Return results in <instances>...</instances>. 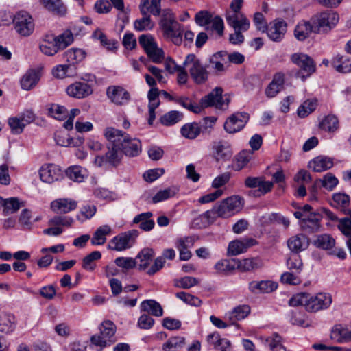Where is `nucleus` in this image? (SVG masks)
I'll list each match as a JSON object with an SVG mask.
<instances>
[{
	"label": "nucleus",
	"instance_id": "nucleus-48",
	"mask_svg": "<svg viewBox=\"0 0 351 351\" xmlns=\"http://www.w3.org/2000/svg\"><path fill=\"white\" fill-rule=\"evenodd\" d=\"M178 191L179 189L174 186L160 190L152 197V202L154 204H157L165 201L174 197Z\"/></svg>",
	"mask_w": 351,
	"mask_h": 351
},
{
	"label": "nucleus",
	"instance_id": "nucleus-63",
	"mask_svg": "<svg viewBox=\"0 0 351 351\" xmlns=\"http://www.w3.org/2000/svg\"><path fill=\"white\" fill-rule=\"evenodd\" d=\"M242 199L237 195L229 197L223 201L226 204L232 216L239 212L242 206Z\"/></svg>",
	"mask_w": 351,
	"mask_h": 351
},
{
	"label": "nucleus",
	"instance_id": "nucleus-52",
	"mask_svg": "<svg viewBox=\"0 0 351 351\" xmlns=\"http://www.w3.org/2000/svg\"><path fill=\"white\" fill-rule=\"evenodd\" d=\"M183 118V114L177 110H171L160 118V122L165 126H171L180 122Z\"/></svg>",
	"mask_w": 351,
	"mask_h": 351
},
{
	"label": "nucleus",
	"instance_id": "nucleus-62",
	"mask_svg": "<svg viewBox=\"0 0 351 351\" xmlns=\"http://www.w3.org/2000/svg\"><path fill=\"white\" fill-rule=\"evenodd\" d=\"M316 101L313 100H306L300 105L298 110V115L301 118H304L312 113L316 108Z\"/></svg>",
	"mask_w": 351,
	"mask_h": 351
},
{
	"label": "nucleus",
	"instance_id": "nucleus-6",
	"mask_svg": "<svg viewBox=\"0 0 351 351\" xmlns=\"http://www.w3.org/2000/svg\"><path fill=\"white\" fill-rule=\"evenodd\" d=\"M99 328L100 333L92 335L90 337V341L93 344L101 348H106L117 341L115 337L117 327L112 321H104Z\"/></svg>",
	"mask_w": 351,
	"mask_h": 351
},
{
	"label": "nucleus",
	"instance_id": "nucleus-61",
	"mask_svg": "<svg viewBox=\"0 0 351 351\" xmlns=\"http://www.w3.org/2000/svg\"><path fill=\"white\" fill-rule=\"evenodd\" d=\"M185 345V338L184 337L176 336L169 338L162 346L163 350L174 349H180Z\"/></svg>",
	"mask_w": 351,
	"mask_h": 351
},
{
	"label": "nucleus",
	"instance_id": "nucleus-55",
	"mask_svg": "<svg viewBox=\"0 0 351 351\" xmlns=\"http://www.w3.org/2000/svg\"><path fill=\"white\" fill-rule=\"evenodd\" d=\"M48 114L53 119L64 120L68 117V110L63 106L52 104L48 108Z\"/></svg>",
	"mask_w": 351,
	"mask_h": 351
},
{
	"label": "nucleus",
	"instance_id": "nucleus-39",
	"mask_svg": "<svg viewBox=\"0 0 351 351\" xmlns=\"http://www.w3.org/2000/svg\"><path fill=\"white\" fill-rule=\"evenodd\" d=\"M339 128V121L337 116L328 114L319 123V128L328 133L335 132Z\"/></svg>",
	"mask_w": 351,
	"mask_h": 351
},
{
	"label": "nucleus",
	"instance_id": "nucleus-59",
	"mask_svg": "<svg viewBox=\"0 0 351 351\" xmlns=\"http://www.w3.org/2000/svg\"><path fill=\"white\" fill-rule=\"evenodd\" d=\"M214 268L217 274L226 275L234 271L236 268V266L230 261L223 259L216 263Z\"/></svg>",
	"mask_w": 351,
	"mask_h": 351
},
{
	"label": "nucleus",
	"instance_id": "nucleus-13",
	"mask_svg": "<svg viewBox=\"0 0 351 351\" xmlns=\"http://www.w3.org/2000/svg\"><path fill=\"white\" fill-rule=\"evenodd\" d=\"M245 186L247 188H258L251 191L250 195L254 197H261L271 191L273 188V182L265 181L263 177H247L245 180Z\"/></svg>",
	"mask_w": 351,
	"mask_h": 351
},
{
	"label": "nucleus",
	"instance_id": "nucleus-8",
	"mask_svg": "<svg viewBox=\"0 0 351 351\" xmlns=\"http://www.w3.org/2000/svg\"><path fill=\"white\" fill-rule=\"evenodd\" d=\"M138 234V231L136 230L121 232L110 240L107 248L116 252L128 250L134 245Z\"/></svg>",
	"mask_w": 351,
	"mask_h": 351
},
{
	"label": "nucleus",
	"instance_id": "nucleus-35",
	"mask_svg": "<svg viewBox=\"0 0 351 351\" xmlns=\"http://www.w3.org/2000/svg\"><path fill=\"white\" fill-rule=\"evenodd\" d=\"M287 245L291 252L298 253L308 247V240L304 234H299L289 238Z\"/></svg>",
	"mask_w": 351,
	"mask_h": 351
},
{
	"label": "nucleus",
	"instance_id": "nucleus-50",
	"mask_svg": "<svg viewBox=\"0 0 351 351\" xmlns=\"http://www.w3.org/2000/svg\"><path fill=\"white\" fill-rule=\"evenodd\" d=\"M141 306L144 311H147L154 316L161 317L163 314L161 305L154 300H144L141 302Z\"/></svg>",
	"mask_w": 351,
	"mask_h": 351
},
{
	"label": "nucleus",
	"instance_id": "nucleus-45",
	"mask_svg": "<svg viewBox=\"0 0 351 351\" xmlns=\"http://www.w3.org/2000/svg\"><path fill=\"white\" fill-rule=\"evenodd\" d=\"M202 132L201 125L197 122L185 123L180 129V134L186 138L193 140L196 138Z\"/></svg>",
	"mask_w": 351,
	"mask_h": 351
},
{
	"label": "nucleus",
	"instance_id": "nucleus-5",
	"mask_svg": "<svg viewBox=\"0 0 351 351\" xmlns=\"http://www.w3.org/2000/svg\"><path fill=\"white\" fill-rule=\"evenodd\" d=\"M314 27V34H328L337 25L339 16L334 11L320 12L311 18Z\"/></svg>",
	"mask_w": 351,
	"mask_h": 351
},
{
	"label": "nucleus",
	"instance_id": "nucleus-19",
	"mask_svg": "<svg viewBox=\"0 0 351 351\" xmlns=\"http://www.w3.org/2000/svg\"><path fill=\"white\" fill-rule=\"evenodd\" d=\"M322 218V215L318 212L310 213L302 219L300 226L303 230L308 233L317 232L321 228Z\"/></svg>",
	"mask_w": 351,
	"mask_h": 351
},
{
	"label": "nucleus",
	"instance_id": "nucleus-54",
	"mask_svg": "<svg viewBox=\"0 0 351 351\" xmlns=\"http://www.w3.org/2000/svg\"><path fill=\"white\" fill-rule=\"evenodd\" d=\"M265 343L272 351H287L282 344V337L278 333H273L265 339Z\"/></svg>",
	"mask_w": 351,
	"mask_h": 351
},
{
	"label": "nucleus",
	"instance_id": "nucleus-25",
	"mask_svg": "<svg viewBox=\"0 0 351 351\" xmlns=\"http://www.w3.org/2000/svg\"><path fill=\"white\" fill-rule=\"evenodd\" d=\"M251 312V308L247 304L238 305L232 311L226 313V317L230 322V324H235L237 322L246 318Z\"/></svg>",
	"mask_w": 351,
	"mask_h": 351
},
{
	"label": "nucleus",
	"instance_id": "nucleus-42",
	"mask_svg": "<svg viewBox=\"0 0 351 351\" xmlns=\"http://www.w3.org/2000/svg\"><path fill=\"white\" fill-rule=\"evenodd\" d=\"M253 152L250 150H242L235 156L232 168L233 170L239 171L243 169L250 161Z\"/></svg>",
	"mask_w": 351,
	"mask_h": 351
},
{
	"label": "nucleus",
	"instance_id": "nucleus-53",
	"mask_svg": "<svg viewBox=\"0 0 351 351\" xmlns=\"http://www.w3.org/2000/svg\"><path fill=\"white\" fill-rule=\"evenodd\" d=\"M114 263L117 267L126 272L136 267L137 261L135 258L128 256H119L114 259Z\"/></svg>",
	"mask_w": 351,
	"mask_h": 351
},
{
	"label": "nucleus",
	"instance_id": "nucleus-27",
	"mask_svg": "<svg viewBox=\"0 0 351 351\" xmlns=\"http://www.w3.org/2000/svg\"><path fill=\"white\" fill-rule=\"evenodd\" d=\"M331 66L338 73L351 72V58L338 53L331 59Z\"/></svg>",
	"mask_w": 351,
	"mask_h": 351
},
{
	"label": "nucleus",
	"instance_id": "nucleus-36",
	"mask_svg": "<svg viewBox=\"0 0 351 351\" xmlns=\"http://www.w3.org/2000/svg\"><path fill=\"white\" fill-rule=\"evenodd\" d=\"M153 213L152 212H145L137 215L133 219V223L138 224L139 228L143 231H150L155 226L154 221L152 219Z\"/></svg>",
	"mask_w": 351,
	"mask_h": 351
},
{
	"label": "nucleus",
	"instance_id": "nucleus-47",
	"mask_svg": "<svg viewBox=\"0 0 351 351\" xmlns=\"http://www.w3.org/2000/svg\"><path fill=\"white\" fill-rule=\"evenodd\" d=\"M59 51L64 50L74 41L73 33L71 29H65L58 36H54Z\"/></svg>",
	"mask_w": 351,
	"mask_h": 351
},
{
	"label": "nucleus",
	"instance_id": "nucleus-58",
	"mask_svg": "<svg viewBox=\"0 0 351 351\" xmlns=\"http://www.w3.org/2000/svg\"><path fill=\"white\" fill-rule=\"evenodd\" d=\"M97 208L93 204H86L83 206L80 213L77 215L76 218L82 222L90 219L96 213Z\"/></svg>",
	"mask_w": 351,
	"mask_h": 351
},
{
	"label": "nucleus",
	"instance_id": "nucleus-3",
	"mask_svg": "<svg viewBox=\"0 0 351 351\" xmlns=\"http://www.w3.org/2000/svg\"><path fill=\"white\" fill-rule=\"evenodd\" d=\"M163 38L175 45L180 46L183 42L184 25L179 23L175 14L170 9L162 11L158 23Z\"/></svg>",
	"mask_w": 351,
	"mask_h": 351
},
{
	"label": "nucleus",
	"instance_id": "nucleus-18",
	"mask_svg": "<svg viewBox=\"0 0 351 351\" xmlns=\"http://www.w3.org/2000/svg\"><path fill=\"white\" fill-rule=\"evenodd\" d=\"M93 88L90 84L82 82H75L69 85L66 92L69 97L83 99L93 93Z\"/></svg>",
	"mask_w": 351,
	"mask_h": 351
},
{
	"label": "nucleus",
	"instance_id": "nucleus-1",
	"mask_svg": "<svg viewBox=\"0 0 351 351\" xmlns=\"http://www.w3.org/2000/svg\"><path fill=\"white\" fill-rule=\"evenodd\" d=\"M332 295L326 292H319L311 294L306 292H300L294 294L289 300L291 306H303L305 310L309 313H317L328 309L332 304Z\"/></svg>",
	"mask_w": 351,
	"mask_h": 351
},
{
	"label": "nucleus",
	"instance_id": "nucleus-38",
	"mask_svg": "<svg viewBox=\"0 0 351 351\" xmlns=\"http://www.w3.org/2000/svg\"><path fill=\"white\" fill-rule=\"evenodd\" d=\"M117 145V144L115 143L109 142L108 151L105 154L108 163L114 167H117L120 164L123 154L121 152L120 147Z\"/></svg>",
	"mask_w": 351,
	"mask_h": 351
},
{
	"label": "nucleus",
	"instance_id": "nucleus-43",
	"mask_svg": "<svg viewBox=\"0 0 351 351\" xmlns=\"http://www.w3.org/2000/svg\"><path fill=\"white\" fill-rule=\"evenodd\" d=\"M40 3L49 12L58 16H64L66 8L61 0H40Z\"/></svg>",
	"mask_w": 351,
	"mask_h": 351
},
{
	"label": "nucleus",
	"instance_id": "nucleus-60",
	"mask_svg": "<svg viewBox=\"0 0 351 351\" xmlns=\"http://www.w3.org/2000/svg\"><path fill=\"white\" fill-rule=\"evenodd\" d=\"M176 298L182 300L184 303L193 306L199 307L202 304V300H200L198 297L184 291L176 293Z\"/></svg>",
	"mask_w": 351,
	"mask_h": 351
},
{
	"label": "nucleus",
	"instance_id": "nucleus-24",
	"mask_svg": "<svg viewBox=\"0 0 351 351\" xmlns=\"http://www.w3.org/2000/svg\"><path fill=\"white\" fill-rule=\"evenodd\" d=\"M206 340L208 343L217 351H230L231 343L226 339L221 337L218 332L209 334Z\"/></svg>",
	"mask_w": 351,
	"mask_h": 351
},
{
	"label": "nucleus",
	"instance_id": "nucleus-15",
	"mask_svg": "<svg viewBox=\"0 0 351 351\" xmlns=\"http://www.w3.org/2000/svg\"><path fill=\"white\" fill-rule=\"evenodd\" d=\"M223 92L222 88L216 87L209 94L201 99L200 104L204 108L215 106L218 109H223L225 106H228V101L225 102L222 96Z\"/></svg>",
	"mask_w": 351,
	"mask_h": 351
},
{
	"label": "nucleus",
	"instance_id": "nucleus-32",
	"mask_svg": "<svg viewBox=\"0 0 351 351\" xmlns=\"http://www.w3.org/2000/svg\"><path fill=\"white\" fill-rule=\"evenodd\" d=\"M139 8L142 15L149 13L158 16L161 12V0H141Z\"/></svg>",
	"mask_w": 351,
	"mask_h": 351
},
{
	"label": "nucleus",
	"instance_id": "nucleus-16",
	"mask_svg": "<svg viewBox=\"0 0 351 351\" xmlns=\"http://www.w3.org/2000/svg\"><path fill=\"white\" fill-rule=\"evenodd\" d=\"M40 180L45 183L51 184L62 176L60 168L55 164H45L39 169Z\"/></svg>",
	"mask_w": 351,
	"mask_h": 351
},
{
	"label": "nucleus",
	"instance_id": "nucleus-44",
	"mask_svg": "<svg viewBox=\"0 0 351 351\" xmlns=\"http://www.w3.org/2000/svg\"><path fill=\"white\" fill-rule=\"evenodd\" d=\"M40 80L38 72L34 69L28 70L21 80V86L23 90H29L34 87Z\"/></svg>",
	"mask_w": 351,
	"mask_h": 351
},
{
	"label": "nucleus",
	"instance_id": "nucleus-14",
	"mask_svg": "<svg viewBox=\"0 0 351 351\" xmlns=\"http://www.w3.org/2000/svg\"><path fill=\"white\" fill-rule=\"evenodd\" d=\"M212 156L216 161H227L233 154L230 144L226 141H215L211 144Z\"/></svg>",
	"mask_w": 351,
	"mask_h": 351
},
{
	"label": "nucleus",
	"instance_id": "nucleus-41",
	"mask_svg": "<svg viewBox=\"0 0 351 351\" xmlns=\"http://www.w3.org/2000/svg\"><path fill=\"white\" fill-rule=\"evenodd\" d=\"M65 173L70 180L77 182H84L88 176L86 169L80 165H73L68 167Z\"/></svg>",
	"mask_w": 351,
	"mask_h": 351
},
{
	"label": "nucleus",
	"instance_id": "nucleus-9",
	"mask_svg": "<svg viewBox=\"0 0 351 351\" xmlns=\"http://www.w3.org/2000/svg\"><path fill=\"white\" fill-rule=\"evenodd\" d=\"M13 27L15 32L22 37L31 36L35 29L32 16L27 11L20 10L12 18Z\"/></svg>",
	"mask_w": 351,
	"mask_h": 351
},
{
	"label": "nucleus",
	"instance_id": "nucleus-21",
	"mask_svg": "<svg viewBox=\"0 0 351 351\" xmlns=\"http://www.w3.org/2000/svg\"><path fill=\"white\" fill-rule=\"evenodd\" d=\"M106 93L111 101L117 105H123L130 99V93L120 86H109Z\"/></svg>",
	"mask_w": 351,
	"mask_h": 351
},
{
	"label": "nucleus",
	"instance_id": "nucleus-17",
	"mask_svg": "<svg viewBox=\"0 0 351 351\" xmlns=\"http://www.w3.org/2000/svg\"><path fill=\"white\" fill-rule=\"evenodd\" d=\"M256 239L249 237H243L230 242L228 247V254L231 256H237L244 253L247 250L257 244Z\"/></svg>",
	"mask_w": 351,
	"mask_h": 351
},
{
	"label": "nucleus",
	"instance_id": "nucleus-10",
	"mask_svg": "<svg viewBox=\"0 0 351 351\" xmlns=\"http://www.w3.org/2000/svg\"><path fill=\"white\" fill-rule=\"evenodd\" d=\"M291 61L299 68L296 76L302 81H305L316 71V64L313 58L303 53L292 54Z\"/></svg>",
	"mask_w": 351,
	"mask_h": 351
},
{
	"label": "nucleus",
	"instance_id": "nucleus-30",
	"mask_svg": "<svg viewBox=\"0 0 351 351\" xmlns=\"http://www.w3.org/2000/svg\"><path fill=\"white\" fill-rule=\"evenodd\" d=\"M155 256L154 250L150 247L142 249L136 256L138 269L143 271L148 268Z\"/></svg>",
	"mask_w": 351,
	"mask_h": 351
},
{
	"label": "nucleus",
	"instance_id": "nucleus-64",
	"mask_svg": "<svg viewBox=\"0 0 351 351\" xmlns=\"http://www.w3.org/2000/svg\"><path fill=\"white\" fill-rule=\"evenodd\" d=\"M350 196L346 193H337L332 195V205L339 208H346L350 204Z\"/></svg>",
	"mask_w": 351,
	"mask_h": 351
},
{
	"label": "nucleus",
	"instance_id": "nucleus-33",
	"mask_svg": "<svg viewBox=\"0 0 351 351\" xmlns=\"http://www.w3.org/2000/svg\"><path fill=\"white\" fill-rule=\"evenodd\" d=\"M54 140L57 145L62 147H77L84 142L83 138H71L68 134L61 132L55 133Z\"/></svg>",
	"mask_w": 351,
	"mask_h": 351
},
{
	"label": "nucleus",
	"instance_id": "nucleus-49",
	"mask_svg": "<svg viewBox=\"0 0 351 351\" xmlns=\"http://www.w3.org/2000/svg\"><path fill=\"white\" fill-rule=\"evenodd\" d=\"M101 258V253L99 251H93L82 259V267L88 271H93L96 267V261Z\"/></svg>",
	"mask_w": 351,
	"mask_h": 351
},
{
	"label": "nucleus",
	"instance_id": "nucleus-34",
	"mask_svg": "<svg viewBox=\"0 0 351 351\" xmlns=\"http://www.w3.org/2000/svg\"><path fill=\"white\" fill-rule=\"evenodd\" d=\"M55 40L54 35H45L39 45L41 52L45 55L51 56L56 54L59 49Z\"/></svg>",
	"mask_w": 351,
	"mask_h": 351
},
{
	"label": "nucleus",
	"instance_id": "nucleus-57",
	"mask_svg": "<svg viewBox=\"0 0 351 351\" xmlns=\"http://www.w3.org/2000/svg\"><path fill=\"white\" fill-rule=\"evenodd\" d=\"M199 280L192 276H184L173 280V285L180 289H190L194 286L197 285Z\"/></svg>",
	"mask_w": 351,
	"mask_h": 351
},
{
	"label": "nucleus",
	"instance_id": "nucleus-28",
	"mask_svg": "<svg viewBox=\"0 0 351 351\" xmlns=\"http://www.w3.org/2000/svg\"><path fill=\"white\" fill-rule=\"evenodd\" d=\"M314 33V27L311 21L302 20L296 25L294 29V36L299 41H304Z\"/></svg>",
	"mask_w": 351,
	"mask_h": 351
},
{
	"label": "nucleus",
	"instance_id": "nucleus-20",
	"mask_svg": "<svg viewBox=\"0 0 351 351\" xmlns=\"http://www.w3.org/2000/svg\"><path fill=\"white\" fill-rule=\"evenodd\" d=\"M285 84V75L282 72L276 73L265 90V94L268 98L276 97L281 92Z\"/></svg>",
	"mask_w": 351,
	"mask_h": 351
},
{
	"label": "nucleus",
	"instance_id": "nucleus-2",
	"mask_svg": "<svg viewBox=\"0 0 351 351\" xmlns=\"http://www.w3.org/2000/svg\"><path fill=\"white\" fill-rule=\"evenodd\" d=\"M104 136L108 142L115 143L125 156L136 157L142 149L141 142L136 138L132 137L127 132L113 127H107L104 130Z\"/></svg>",
	"mask_w": 351,
	"mask_h": 351
},
{
	"label": "nucleus",
	"instance_id": "nucleus-46",
	"mask_svg": "<svg viewBox=\"0 0 351 351\" xmlns=\"http://www.w3.org/2000/svg\"><path fill=\"white\" fill-rule=\"evenodd\" d=\"M335 239L329 234H321L316 237L313 241V245L319 249L329 250L335 245Z\"/></svg>",
	"mask_w": 351,
	"mask_h": 351
},
{
	"label": "nucleus",
	"instance_id": "nucleus-56",
	"mask_svg": "<svg viewBox=\"0 0 351 351\" xmlns=\"http://www.w3.org/2000/svg\"><path fill=\"white\" fill-rule=\"evenodd\" d=\"M154 25L150 15H143V17L138 19L134 22V29L138 32L148 31L153 29Z\"/></svg>",
	"mask_w": 351,
	"mask_h": 351
},
{
	"label": "nucleus",
	"instance_id": "nucleus-22",
	"mask_svg": "<svg viewBox=\"0 0 351 351\" xmlns=\"http://www.w3.org/2000/svg\"><path fill=\"white\" fill-rule=\"evenodd\" d=\"M77 202L70 198H60L51 203V209L57 214H66L77 208Z\"/></svg>",
	"mask_w": 351,
	"mask_h": 351
},
{
	"label": "nucleus",
	"instance_id": "nucleus-4",
	"mask_svg": "<svg viewBox=\"0 0 351 351\" xmlns=\"http://www.w3.org/2000/svg\"><path fill=\"white\" fill-rule=\"evenodd\" d=\"M243 4V0H232L230 8V10L226 13L227 23L234 29H243L245 32L250 26V21L241 12Z\"/></svg>",
	"mask_w": 351,
	"mask_h": 351
},
{
	"label": "nucleus",
	"instance_id": "nucleus-40",
	"mask_svg": "<svg viewBox=\"0 0 351 351\" xmlns=\"http://www.w3.org/2000/svg\"><path fill=\"white\" fill-rule=\"evenodd\" d=\"M112 232V228L108 225L101 226L97 228L90 239L92 245H102L106 241L108 235Z\"/></svg>",
	"mask_w": 351,
	"mask_h": 351
},
{
	"label": "nucleus",
	"instance_id": "nucleus-23",
	"mask_svg": "<svg viewBox=\"0 0 351 351\" xmlns=\"http://www.w3.org/2000/svg\"><path fill=\"white\" fill-rule=\"evenodd\" d=\"M159 95L160 90L158 88H150L147 93L149 112L147 123L149 125H153V123L156 119L155 110L160 104Z\"/></svg>",
	"mask_w": 351,
	"mask_h": 351
},
{
	"label": "nucleus",
	"instance_id": "nucleus-37",
	"mask_svg": "<svg viewBox=\"0 0 351 351\" xmlns=\"http://www.w3.org/2000/svg\"><path fill=\"white\" fill-rule=\"evenodd\" d=\"M334 165L332 158L328 156H317L313 158L310 162L309 166L315 172H322L330 169Z\"/></svg>",
	"mask_w": 351,
	"mask_h": 351
},
{
	"label": "nucleus",
	"instance_id": "nucleus-26",
	"mask_svg": "<svg viewBox=\"0 0 351 351\" xmlns=\"http://www.w3.org/2000/svg\"><path fill=\"white\" fill-rule=\"evenodd\" d=\"M330 338L340 343L349 342L351 341V330L343 324H336L331 329Z\"/></svg>",
	"mask_w": 351,
	"mask_h": 351
},
{
	"label": "nucleus",
	"instance_id": "nucleus-12",
	"mask_svg": "<svg viewBox=\"0 0 351 351\" xmlns=\"http://www.w3.org/2000/svg\"><path fill=\"white\" fill-rule=\"evenodd\" d=\"M249 119L248 113L237 112L227 118L223 125L224 130L229 134L237 133L245 126Z\"/></svg>",
	"mask_w": 351,
	"mask_h": 351
},
{
	"label": "nucleus",
	"instance_id": "nucleus-29",
	"mask_svg": "<svg viewBox=\"0 0 351 351\" xmlns=\"http://www.w3.org/2000/svg\"><path fill=\"white\" fill-rule=\"evenodd\" d=\"M16 327V320L14 314L2 311L0 313V332L10 334Z\"/></svg>",
	"mask_w": 351,
	"mask_h": 351
},
{
	"label": "nucleus",
	"instance_id": "nucleus-51",
	"mask_svg": "<svg viewBox=\"0 0 351 351\" xmlns=\"http://www.w3.org/2000/svg\"><path fill=\"white\" fill-rule=\"evenodd\" d=\"M263 266V261L258 257L244 258L239 261L237 267L243 271H249Z\"/></svg>",
	"mask_w": 351,
	"mask_h": 351
},
{
	"label": "nucleus",
	"instance_id": "nucleus-7",
	"mask_svg": "<svg viewBox=\"0 0 351 351\" xmlns=\"http://www.w3.org/2000/svg\"><path fill=\"white\" fill-rule=\"evenodd\" d=\"M184 66H189V71L193 82L197 84L205 83L209 73L207 66L193 53L188 54L184 61Z\"/></svg>",
	"mask_w": 351,
	"mask_h": 351
},
{
	"label": "nucleus",
	"instance_id": "nucleus-31",
	"mask_svg": "<svg viewBox=\"0 0 351 351\" xmlns=\"http://www.w3.org/2000/svg\"><path fill=\"white\" fill-rule=\"evenodd\" d=\"M86 56V53L84 50L79 48H71L64 52L63 58L74 70L75 65L81 62Z\"/></svg>",
	"mask_w": 351,
	"mask_h": 351
},
{
	"label": "nucleus",
	"instance_id": "nucleus-11",
	"mask_svg": "<svg viewBox=\"0 0 351 351\" xmlns=\"http://www.w3.org/2000/svg\"><path fill=\"white\" fill-rule=\"evenodd\" d=\"M287 27V23L283 19L277 18L268 23L265 32L271 41L280 43L285 37Z\"/></svg>",
	"mask_w": 351,
	"mask_h": 351
}]
</instances>
